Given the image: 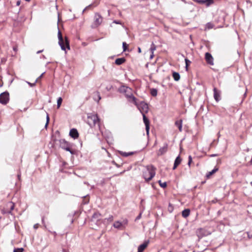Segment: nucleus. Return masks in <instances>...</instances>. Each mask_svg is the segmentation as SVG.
I'll use <instances>...</instances> for the list:
<instances>
[{"instance_id": "13", "label": "nucleus", "mask_w": 252, "mask_h": 252, "mask_svg": "<svg viewBox=\"0 0 252 252\" xmlns=\"http://www.w3.org/2000/svg\"><path fill=\"white\" fill-rule=\"evenodd\" d=\"M69 135L74 139H76L78 137L79 133L76 129L72 128L70 130Z\"/></svg>"}, {"instance_id": "43", "label": "nucleus", "mask_w": 252, "mask_h": 252, "mask_svg": "<svg viewBox=\"0 0 252 252\" xmlns=\"http://www.w3.org/2000/svg\"><path fill=\"white\" fill-rule=\"evenodd\" d=\"M203 231V229L202 228H200L197 230V233L199 234L200 233H201Z\"/></svg>"}, {"instance_id": "50", "label": "nucleus", "mask_w": 252, "mask_h": 252, "mask_svg": "<svg viewBox=\"0 0 252 252\" xmlns=\"http://www.w3.org/2000/svg\"><path fill=\"white\" fill-rule=\"evenodd\" d=\"M42 51H43V50H39V51H38L36 53L39 54V53H41Z\"/></svg>"}, {"instance_id": "22", "label": "nucleus", "mask_w": 252, "mask_h": 252, "mask_svg": "<svg viewBox=\"0 0 252 252\" xmlns=\"http://www.w3.org/2000/svg\"><path fill=\"white\" fill-rule=\"evenodd\" d=\"M94 99L97 102H98L101 99V96L98 92H96L94 94Z\"/></svg>"}, {"instance_id": "7", "label": "nucleus", "mask_w": 252, "mask_h": 252, "mask_svg": "<svg viewBox=\"0 0 252 252\" xmlns=\"http://www.w3.org/2000/svg\"><path fill=\"white\" fill-rule=\"evenodd\" d=\"M9 100V94L7 92L2 93L0 94V103L5 105Z\"/></svg>"}, {"instance_id": "25", "label": "nucleus", "mask_w": 252, "mask_h": 252, "mask_svg": "<svg viewBox=\"0 0 252 252\" xmlns=\"http://www.w3.org/2000/svg\"><path fill=\"white\" fill-rule=\"evenodd\" d=\"M213 27H214L213 24H212L211 23H208L206 24V25L205 26V30L211 29L213 28Z\"/></svg>"}, {"instance_id": "35", "label": "nucleus", "mask_w": 252, "mask_h": 252, "mask_svg": "<svg viewBox=\"0 0 252 252\" xmlns=\"http://www.w3.org/2000/svg\"><path fill=\"white\" fill-rule=\"evenodd\" d=\"M127 47V45L126 43V42H123V51H126V50Z\"/></svg>"}, {"instance_id": "29", "label": "nucleus", "mask_w": 252, "mask_h": 252, "mask_svg": "<svg viewBox=\"0 0 252 252\" xmlns=\"http://www.w3.org/2000/svg\"><path fill=\"white\" fill-rule=\"evenodd\" d=\"M122 224L123 225V227L124 229H125L126 228V227L128 223V220L127 219L124 220L122 222Z\"/></svg>"}, {"instance_id": "30", "label": "nucleus", "mask_w": 252, "mask_h": 252, "mask_svg": "<svg viewBox=\"0 0 252 252\" xmlns=\"http://www.w3.org/2000/svg\"><path fill=\"white\" fill-rule=\"evenodd\" d=\"M173 77L174 79H180V76L179 73L174 72L173 73Z\"/></svg>"}, {"instance_id": "34", "label": "nucleus", "mask_w": 252, "mask_h": 252, "mask_svg": "<svg viewBox=\"0 0 252 252\" xmlns=\"http://www.w3.org/2000/svg\"><path fill=\"white\" fill-rule=\"evenodd\" d=\"M23 248H17L14 250L13 252H23Z\"/></svg>"}, {"instance_id": "24", "label": "nucleus", "mask_w": 252, "mask_h": 252, "mask_svg": "<svg viewBox=\"0 0 252 252\" xmlns=\"http://www.w3.org/2000/svg\"><path fill=\"white\" fill-rule=\"evenodd\" d=\"M121 155L124 157H127L128 156H131L133 154V152H121Z\"/></svg>"}, {"instance_id": "28", "label": "nucleus", "mask_w": 252, "mask_h": 252, "mask_svg": "<svg viewBox=\"0 0 252 252\" xmlns=\"http://www.w3.org/2000/svg\"><path fill=\"white\" fill-rule=\"evenodd\" d=\"M151 94L153 96H156L157 95V90L156 89H152L151 90Z\"/></svg>"}, {"instance_id": "21", "label": "nucleus", "mask_w": 252, "mask_h": 252, "mask_svg": "<svg viewBox=\"0 0 252 252\" xmlns=\"http://www.w3.org/2000/svg\"><path fill=\"white\" fill-rule=\"evenodd\" d=\"M190 214V210L188 209H185L182 211V214L184 218L188 217Z\"/></svg>"}, {"instance_id": "15", "label": "nucleus", "mask_w": 252, "mask_h": 252, "mask_svg": "<svg viewBox=\"0 0 252 252\" xmlns=\"http://www.w3.org/2000/svg\"><path fill=\"white\" fill-rule=\"evenodd\" d=\"M149 241H145L143 244L140 245L138 247V250L141 252H143L145 248L148 246Z\"/></svg>"}, {"instance_id": "47", "label": "nucleus", "mask_w": 252, "mask_h": 252, "mask_svg": "<svg viewBox=\"0 0 252 252\" xmlns=\"http://www.w3.org/2000/svg\"><path fill=\"white\" fill-rule=\"evenodd\" d=\"M21 3V1L20 0H18L16 2V5L17 6H19Z\"/></svg>"}, {"instance_id": "3", "label": "nucleus", "mask_w": 252, "mask_h": 252, "mask_svg": "<svg viewBox=\"0 0 252 252\" xmlns=\"http://www.w3.org/2000/svg\"><path fill=\"white\" fill-rule=\"evenodd\" d=\"M87 123L91 126L93 127L97 125L99 127V119L96 114L90 113L87 117Z\"/></svg>"}, {"instance_id": "53", "label": "nucleus", "mask_w": 252, "mask_h": 252, "mask_svg": "<svg viewBox=\"0 0 252 252\" xmlns=\"http://www.w3.org/2000/svg\"><path fill=\"white\" fill-rule=\"evenodd\" d=\"M42 222L43 224H44V218H42Z\"/></svg>"}, {"instance_id": "44", "label": "nucleus", "mask_w": 252, "mask_h": 252, "mask_svg": "<svg viewBox=\"0 0 252 252\" xmlns=\"http://www.w3.org/2000/svg\"><path fill=\"white\" fill-rule=\"evenodd\" d=\"M44 74V72H43L42 73H41V74H40V76H39L38 77H37V78H36V79H41V77H42V76H43V74Z\"/></svg>"}, {"instance_id": "1", "label": "nucleus", "mask_w": 252, "mask_h": 252, "mask_svg": "<svg viewBox=\"0 0 252 252\" xmlns=\"http://www.w3.org/2000/svg\"><path fill=\"white\" fill-rule=\"evenodd\" d=\"M118 91L125 95L128 101L130 102H135L136 98L133 95L132 89L125 85H122L118 90Z\"/></svg>"}, {"instance_id": "42", "label": "nucleus", "mask_w": 252, "mask_h": 252, "mask_svg": "<svg viewBox=\"0 0 252 252\" xmlns=\"http://www.w3.org/2000/svg\"><path fill=\"white\" fill-rule=\"evenodd\" d=\"M113 23L117 24H122V23L120 21L115 20L113 21Z\"/></svg>"}, {"instance_id": "36", "label": "nucleus", "mask_w": 252, "mask_h": 252, "mask_svg": "<svg viewBox=\"0 0 252 252\" xmlns=\"http://www.w3.org/2000/svg\"><path fill=\"white\" fill-rule=\"evenodd\" d=\"M247 233L249 239L252 238V230L247 232Z\"/></svg>"}, {"instance_id": "2", "label": "nucleus", "mask_w": 252, "mask_h": 252, "mask_svg": "<svg viewBox=\"0 0 252 252\" xmlns=\"http://www.w3.org/2000/svg\"><path fill=\"white\" fill-rule=\"evenodd\" d=\"M58 36L59 39V44L62 50L65 51L66 48L70 49L69 42L67 37H65L64 39L63 38L61 32L59 30L58 32Z\"/></svg>"}, {"instance_id": "52", "label": "nucleus", "mask_w": 252, "mask_h": 252, "mask_svg": "<svg viewBox=\"0 0 252 252\" xmlns=\"http://www.w3.org/2000/svg\"><path fill=\"white\" fill-rule=\"evenodd\" d=\"M216 156H217V155H216V154H213V155H212L211 156V157H216Z\"/></svg>"}, {"instance_id": "51", "label": "nucleus", "mask_w": 252, "mask_h": 252, "mask_svg": "<svg viewBox=\"0 0 252 252\" xmlns=\"http://www.w3.org/2000/svg\"><path fill=\"white\" fill-rule=\"evenodd\" d=\"M92 4L89 5L88 7H86L84 10V11H85V9H86L87 8H89V7H91V6H92Z\"/></svg>"}, {"instance_id": "11", "label": "nucleus", "mask_w": 252, "mask_h": 252, "mask_svg": "<svg viewBox=\"0 0 252 252\" xmlns=\"http://www.w3.org/2000/svg\"><path fill=\"white\" fill-rule=\"evenodd\" d=\"M167 148L168 144L167 143H165L164 144V146L159 149L158 152V155L161 156L165 154L167 151Z\"/></svg>"}, {"instance_id": "27", "label": "nucleus", "mask_w": 252, "mask_h": 252, "mask_svg": "<svg viewBox=\"0 0 252 252\" xmlns=\"http://www.w3.org/2000/svg\"><path fill=\"white\" fill-rule=\"evenodd\" d=\"M156 49V46L155 45L154 43H152L151 45V48L150 49L151 53H154V51Z\"/></svg>"}, {"instance_id": "20", "label": "nucleus", "mask_w": 252, "mask_h": 252, "mask_svg": "<svg viewBox=\"0 0 252 252\" xmlns=\"http://www.w3.org/2000/svg\"><path fill=\"white\" fill-rule=\"evenodd\" d=\"M175 125L178 127L179 131L181 132L182 131V121L180 120L176 121Z\"/></svg>"}, {"instance_id": "17", "label": "nucleus", "mask_w": 252, "mask_h": 252, "mask_svg": "<svg viewBox=\"0 0 252 252\" xmlns=\"http://www.w3.org/2000/svg\"><path fill=\"white\" fill-rule=\"evenodd\" d=\"M181 160H182L180 157L178 156L175 160L174 166L173 167V170L177 168V167L180 164Z\"/></svg>"}, {"instance_id": "31", "label": "nucleus", "mask_w": 252, "mask_h": 252, "mask_svg": "<svg viewBox=\"0 0 252 252\" xmlns=\"http://www.w3.org/2000/svg\"><path fill=\"white\" fill-rule=\"evenodd\" d=\"M158 183L160 185V186L162 188H165L167 186V184L166 182H163L162 183L160 180L158 181Z\"/></svg>"}, {"instance_id": "56", "label": "nucleus", "mask_w": 252, "mask_h": 252, "mask_svg": "<svg viewBox=\"0 0 252 252\" xmlns=\"http://www.w3.org/2000/svg\"><path fill=\"white\" fill-rule=\"evenodd\" d=\"M88 202V201H86L85 203H87Z\"/></svg>"}, {"instance_id": "26", "label": "nucleus", "mask_w": 252, "mask_h": 252, "mask_svg": "<svg viewBox=\"0 0 252 252\" xmlns=\"http://www.w3.org/2000/svg\"><path fill=\"white\" fill-rule=\"evenodd\" d=\"M62 101H63V99L61 97H60L58 98V100H57V108H59L61 107Z\"/></svg>"}, {"instance_id": "10", "label": "nucleus", "mask_w": 252, "mask_h": 252, "mask_svg": "<svg viewBox=\"0 0 252 252\" xmlns=\"http://www.w3.org/2000/svg\"><path fill=\"white\" fill-rule=\"evenodd\" d=\"M205 59L207 63L210 65H213L214 64L213 58L209 53H205Z\"/></svg>"}, {"instance_id": "46", "label": "nucleus", "mask_w": 252, "mask_h": 252, "mask_svg": "<svg viewBox=\"0 0 252 252\" xmlns=\"http://www.w3.org/2000/svg\"><path fill=\"white\" fill-rule=\"evenodd\" d=\"M13 49L14 51L16 52L17 51V46H14L13 47Z\"/></svg>"}, {"instance_id": "48", "label": "nucleus", "mask_w": 252, "mask_h": 252, "mask_svg": "<svg viewBox=\"0 0 252 252\" xmlns=\"http://www.w3.org/2000/svg\"><path fill=\"white\" fill-rule=\"evenodd\" d=\"M154 57V53H151V55H150V59H152Z\"/></svg>"}, {"instance_id": "33", "label": "nucleus", "mask_w": 252, "mask_h": 252, "mask_svg": "<svg viewBox=\"0 0 252 252\" xmlns=\"http://www.w3.org/2000/svg\"><path fill=\"white\" fill-rule=\"evenodd\" d=\"M8 205L10 208V211L9 212V213H11V211L14 209V204L12 202H10Z\"/></svg>"}, {"instance_id": "6", "label": "nucleus", "mask_w": 252, "mask_h": 252, "mask_svg": "<svg viewBox=\"0 0 252 252\" xmlns=\"http://www.w3.org/2000/svg\"><path fill=\"white\" fill-rule=\"evenodd\" d=\"M60 147L62 149H63L69 152L72 155H73L75 154V151L71 150L70 149V144L67 141H66L64 139H61L60 140Z\"/></svg>"}, {"instance_id": "16", "label": "nucleus", "mask_w": 252, "mask_h": 252, "mask_svg": "<svg viewBox=\"0 0 252 252\" xmlns=\"http://www.w3.org/2000/svg\"><path fill=\"white\" fill-rule=\"evenodd\" d=\"M113 227L120 230H124V228L121 221H115L113 225Z\"/></svg>"}, {"instance_id": "37", "label": "nucleus", "mask_w": 252, "mask_h": 252, "mask_svg": "<svg viewBox=\"0 0 252 252\" xmlns=\"http://www.w3.org/2000/svg\"><path fill=\"white\" fill-rule=\"evenodd\" d=\"M192 162V158L190 156L189 157L188 165L190 166L191 162Z\"/></svg>"}, {"instance_id": "57", "label": "nucleus", "mask_w": 252, "mask_h": 252, "mask_svg": "<svg viewBox=\"0 0 252 252\" xmlns=\"http://www.w3.org/2000/svg\"><path fill=\"white\" fill-rule=\"evenodd\" d=\"M250 184H251V186H252V182H251L250 183Z\"/></svg>"}, {"instance_id": "39", "label": "nucleus", "mask_w": 252, "mask_h": 252, "mask_svg": "<svg viewBox=\"0 0 252 252\" xmlns=\"http://www.w3.org/2000/svg\"><path fill=\"white\" fill-rule=\"evenodd\" d=\"M107 220L108 221H112L113 220V216L112 215L110 216Z\"/></svg>"}, {"instance_id": "18", "label": "nucleus", "mask_w": 252, "mask_h": 252, "mask_svg": "<svg viewBox=\"0 0 252 252\" xmlns=\"http://www.w3.org/2000/svg\"><path fill=\"white\" fill-rule=\"evenodd\" d=\"M100 214L98 212L94 213L92 217V221H97L99 220Z\"/></svg>"}, {"instance_id": "49", "label": "nucleus", "mask_w": 252, "mask_h": 252, "mask_svg": "<svg viewBox=\"0 0 252 252\" xmlns=\"http://www.w3.org/2000/svg\"><path fill=\"white\" fill-rule=\"evenodd\" d=\"M138 52L139 53H140L141 52V48L140 47L138 48Z\"/></svg>"}, {"instance_id": "45", "label": "nucleus", "mask_w": 252, "mask_h": 252, "mask_svg": "<svg viewBox=\"0 0 252 252\" xmlns=\"http://www.w3.org/2000/svg\"><path fill=\"white\" fill-rule=\"evenodd\" d=\"M141 217V213H140L136 218V220L140 219Z\"/></svg>"}, {"instance_id": "40", "label": "nucleus", "mask_w": 252, "mask_h": 252, "mask_svg": "<svg viewBox=\"0 0 252 252\" xmlns=\"http://www.w3.org/2000/svg\"><path fill=\"white\" fill-rule=\"evenodd\" d=\"M38 226H39V224L38 223H36L34 225H33V228L35 229H36L38 228Z\"/></svg>"}, {"instance_id": "32", "label": "nucleus", "mask_w": 252, "mask_h": 252, "mask_svg": "<svg viewBox=\"0 0 252 252\" xmlns=\"http://www.w3.org/2000/svg\"><path fill=\"white\" fill-rule=\"evenodd\" d=\"M37 81H38V80H35L32 83L29 82H27V81L26 82V83H28L30 86V87H33V86H34L35 85L36 83L37 82Z\"/></svg>"}, {"instance_id": "14", "label": "nucleus", "mask_w": 252, "mask_h": 252, "mask_svg": "<svg viewBox=\"0 0 252 252\" xmlns=\"http://www.w3.org/2000/svg\"><path fill=\"white\" fill-rule=\"evenodd\" d=\"M214 97L215 99L217 101H219L220 100V92L218 91L216 88H214Z\"/></svg>"}, {"instance_id": "38", "label": "nucleus", "mask_w": 252, "mask_h": 252, "mask_svg": "<svg viewBox=\"0 0 252 252\" xmlns=\"http://www.w3.org/2000/svg\"><path fill=\"white\" fill-rule=\"evenodd\" d=\"M49 122V117L48 114H47V116H46V124L45 125V126H47Z\"/></svg>"}, {"instance_id": "58", "label": "nucleus", "mask_w": 252, "mask_h": 252, "mask_svg": "<svg viewBox=\"0 0 252 252\" xmlns=\"http://www.w3.org/2000/svg\"><path fill=\"white\" fill-rule=\"evenodd\" d=\"M26 1H29L30 0H25Z\"/></svg>"}, {"instance_id": "9", "label": "nucleus", "mask_w": 252, "mask_h": 252, "mask_svg": "<svg viewBox=\"0 0 252 252\" xmlns=\"http://www.w3.org/2000/svg\"><path fill=\"white\" fill-rule=\"evenodd\" d=\"M102 21V17L98 14H95L94 16V25L95 27H97L99 26Z\"/></svg>"}, {"instance_id": "8", "label": "nucleus", "mask_w": 252, "mask_h": 252, "mask_svg": "<svg viewBox=\"0 0 252 252\" xmlns=\"http://www.w3.org/2000/svg\"><path fill=\"white\" fill-rule=\"evenodd\" d=\"M143 121L146 126V131L147 135L148 136L149 134L150 130V122L148 119L146 117L145 114H142Z\"/></svg>"}, {"instance_id": "4", "label": "nucleus", "mask_w": 252, "mask_h": 252, "mask_svg": "<svg viewBox=\"0 0 252 252\" xmlns=\"http://www.w3.org/2000/svg\"><path fill=\"white\" fill-rule=\"evenodd\" d=\"M155 168L150 165L147 167L146 170L143 173V176L146 181H149L155 176Z\"/></svg>"}, {"instance_id": "55", "label": "nucleus", "mask_w": 252, "mask_h": 252, "mask_svg": "<svg viewBox=\"0 0 252 252\" xmlns=\"http://www.w3.org/2000/svg\"><path fill=\"white\" fill-rule=\"evenodd\" d=\"M20 175L19 174L18 175V177L19 179L20 178Z\"/></svg>"}, {"instance_id": "41", "label": "nucleus", "mask_w": 252, "mask_h": 252, "mask_svg": "<svg viewBox=\"0 0 252 252\" xmlns=\"http://www.w3.org/2000/svg\"><path fill=\"white\" fill-rule=\"evenodd\" d=\"M185 62L186 63V66H188L189 65V63H190V62L187 59H185Z\"/></svg>"}, {"instance_id": "23", "label": "nucleus", "mask_w": 252, "mask_h": 252, "mask_svg": "<svg viewBox=\"0 0 252 252\" xmlns=\"http://www.w3.org/2000/svg\"><path fill=\"white\" fill-rule=\"evenodd\" d=\"M218 170V168H215L211 171H210L209 172H208L207 174L206 177L207 178H209L211 175H212L213 174H214L215 172H216Z\"/></svg>"}, {"instance_id": "54", "label": "nucleus", "mask_w": 252, "mask_h": 252, "mask_svg": "<svg viewBox=\"0 0 252 252\" xmlns=\"http://www.w3.org/2000/svg\"><path fill=\"white\" fill-rule=\"evenodd\" d=\"M2 83H0V87H1L2 86Z\"/></svg>"}, {"instance_id": "5", "label": "nucleus", "mask_w": 252, "mask_h": 252, "mask_svg": "<svg viewBox=\"0 0 252 252\" xmlns=\"http://www.w3.org/2000/svg\"><path fill=\"white\" fill-rule=\"evenodd\" d=\"M138 108L141 114H145L148 112L149 108L148 104L144 101H141L139 103L137 102V99L135 100V102H132Z\"/></svg>"}, {"instance_id": "19", "label": "nucleus", "mask_w": 252, "mask_h": 252, "mask_svg": "<svg viewBox=\"0 0 252 252\" xmlns=\"http://www.w3.org/2000/svg\"><path fill=\"white\" fill-rule=\"evenodd\" d=\"M126 62V59L124 58H118L115 61V63L117 65H121L123 63H124Z\"/></svg>"}, {"instance_id": "12", "label": "nucleus", "mask_w": 252, "mask_h": 252, "mask_svg": "<svg viewBox=\"0 0 252 252\" xmlns=\"http://www.w3.org/2000/svg\"><path fill=\"white\" fill-rule=\"evenodd\" d=\"M196 1L199 3L205 4L207 6H209L214 2V0H196Z\"/></svg>"}]
</instances>
